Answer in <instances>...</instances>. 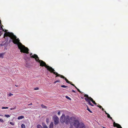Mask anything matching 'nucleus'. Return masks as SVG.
Instances as JSON below:
<instances>
[{
  "instance_id": "8",
  "label": "nucleus",
  "mask_w": 128,
  "mask_h": 128,
  "mask_svg": "<svg viewBox=\"0 0 128 128\" xmlns=\"http://www.w3.org/2000/svg\"><path fill=\"white\" fill-rule=\"evenodd\" d=\"M65 118V122L66 124H68L69 122V120L70 118L68 116H65L64 117Z\"/></svg>"
},
{
  "instance_id": "33",
  "label": "nucleus",
  "mask_w": 128,
  "mask_h": 128,
  "mask_svg": "<svg viewBox=\"0 0 128 128\" xmlns=\"http://www.w3.org/2000/svg\"><path fill=\"white\" fill-rule=\"evenodd\" d=\"M13 95L12 94H11V93H10L9 94V96H12Z\"/></svg>"
},
{
  "instance_id": "21",
  "label": "nucleus",
  "mask_w": 128,
  "mask_h": 128,
  "mask_svg": "<svg viewBox=\"0 0 128 128\" xmlns=\"http://www.w3.org/2000/svg\"><path fill=\"white\" fill-rule=\"evenodd\" d=\"M87 110L90 113H92V112L91 111L90 109L88 108V106H87Z\"/></svg>"
},
{
  "instance_id": "40",
  "label": "nucleus",
  "mask_w": 128,
  "mask_h": 128,
  "mask_svg": "<svg viewBox=\"0 0 128 128\" xmlns=\"http://www.w3.org/2000/svg\"><path fill=\"white\" fill-rule=\"evenodd\" d=\"M111 120H112V122H114V120L112 119H112H111Z\"/></svg>"
},
{
  "instance_id": "10",
  "label": "nucleus",
  "mask_w": 128,
  "mask_h": 128,
  "mask_svg": "<svg viewBox=\"0 0 128 128\" xmlns=\"http://www.w3.org/2000/svg\"><path fill=\"white\" fill-rule=\"evenodd\" d=\"M113 124L114 127H117V128H122L120 124L116 123L115 122H114Z\"/></svg>"
},
{
  "instance_id": "28",
  "label": "nucleus",
  "mask_w": 128,
  "mask_h": 128,
  "mask_svg": "<svg viewBox=\"0 0 128 128\" xmlns=\"http://www.w3.org/2000/svg\"><path fill=\"white\" fill-rule=\"evenodd\" d=\"M76 88L77 89V90L79 92H80V93H81V92L80 90L78 89V88L76 87Z\"/></svg>"
},
{
  "instance_id": "26",
  "label": "nucleus",
  "mask_w": 128,
  "mask_h": 128,
  "mask_svg": "<svg viewBox=\"0 0 128 128\" xmlns=\"http://www.w3.org/2000/svg\"><path fill=\"white\" fill-rule=\"evenodd\" d=\"M60 80H57L54 82V84H55L57 82H60Z\"/></svg>"
},
{
  "instance_id": "37",
  "label": "nucleus",
  "mask_w": 128,
  "mask_h": 128,
  "mask_svg": "<svg viewBox=\"0 0 128 128\" xmlns=\"http://www.w3.org/2000/svg\"><path fill=\"white\" fill-rule=\"evenodd\" d=\"M72 91L74 93H75L76 92L74 90H72Z\"/></svg>"
},
{
  "instance_id": "5",
  "label": "nucleus",
  "mask_w": 128,
  "mask_h": 128,
  "mask_svg": "<svg viewBox=\"0 0 128 128\" xmlns=\"http://www.w3.org/2000/svg\"><path fill=\"white\" fill-rule=\"evenodd\" d=\"M73 124L76 128H78L80 126V123L78 120H76L73 123Z\"/></svg>"
},
{
  "instance_id": "4",
  "label": "nucleus",
  "mask_w": 128,
  "mask_h": 128,
  "mask_svg": "<svg viewBox=\"0 0 128 128\" xmlns=\"http://www.w3.org/2000/svg\"><path fill=\"white\" fill-rule=\"evenodd\" d=\"M53 74H55L56 75V76L55 77L56 78L58 76L60 77L61 78H64L65 79V80L66 81V82L70 84V82L64 76H62V75H60V74H58V73L56 72H53Z\"/></svg>"
},
{
  "instance_id": "43",
  "label": "nucleus",
  "mask_w": 128,
  "mask_h": 128,
  "mask_svg": "<svg viewBox=\"0 0 128 128\" xmlns=\"http://www.w3.org/2000/svg\"><path fill=\"white\" fill-rule=\"evenodd\" d=\"M10 109V110H13V108H11Z\"/></svg>"
},
{
  "instance_id": "39",
  "label": "nucleus",
  "mask_w": 128,
  "mask_h": 128,
  "mask_svg": "<svg viewBox=\"0 0 128 128\" xmlns=\"http://www.w3.org/2000/svg\"><path fill=\"white\" fill-rule=\"evenodd\" d=\"M70 128H73V127L72 126H71L70 127Z\"/></svg>"
},
{
  "instance_id": "35",
  "label": "nucleus",
  "mask_w": 128,
  "mask_h": 128,
  "mask_svg": "<svg viewBox=\"0 0 128 128\" xmlns=\"http://www.w3.org/2000/svg\"><path fill=\"white\" fill-rule=\"evenodd\" d=\"M104 111L105 112V113H106V114H108V113H107L106 112L105 110H104Z\"/></svg>"
},
{
  "instance_id": "20",
  "label": "nucleus",
  "mask_w": 128,
  "mask_h": 128,
  "mask_svg": "<svg viewBox=\"0 0 128 128\" xmlns=\"http://www.w3.org/2000/svg\"><path fill=\"white\" fill-rule=\"evenodd\" d=\"M107 117L108 118H110L111 119H112V118L111 117L110 115V114H107Z\"/></svg>"
},
{
  "instance_id": "2",
  "label": "nucleus",
  "mask_w": 128,
  "mask_h": 128,
  "mask_svg": "<svg viewBox=\"0 0 128 128\" xmlns=\"http://www.w3.org/2000/svg\"><path fill=\"white\" fill-rule=\"evenodd\" d=\"M30 56L31 58H34L36 62H39L40 64V66H44L47 68V70L51 73H53L54 72H55V70L52 67L46 65V63L44 62L42 60H40L39 58L36 54H34V55H32V53H31L30 54Z\"/></svg>"
},
{
  "instance_id": "23",
  "label": "nucleus",
  "mask_w": 128,
  "mask_h": 128,
  "mask_svg": "<svg viewBox=\"0 0 128 128\" xmlns=\"http://www.w3.org/2000/svg\"><path fill=\"white\" fill-rule=\"evenodd\" d=\"M3 55V54H0V58L2 57V58H4Z\"/></svg>"
},
{
  "instance_id": "14",
  "label": "nucleus",
  "mask_w": 128,
  "mask_h": 128,
  "mask_svg": "<svg viewBox=\"0 0 128 128\" xmlns=\"http://www.w3.org/2000/svg\"><path fill=\"white\" fill-rule=\"evenodd\" d=\"M24 117L23 116H18V120H20V119H22Z\"/></svg>"
},
{
  "instance_id": "41",
  "label": "nucleus",
  "mask_w": 128,
  "mask_h": 128,
  "mask_svg": "<svg viewBox=\"0 0 128 128\" xmlns=\"http://www.w3.org/2000/svg\"><path fill=\"white\" fill-rule=\"evenodd\" d=\"M1 24V21L0 20V24Z\"/></svg>"
},
{
  "instance_id": "1",
  "label": "nucleus",
  "mask_w": 128,
  "mask_h": 128,
  "mask_svg": "<svg viewBox=\"0 0 128 128\" xmlns=\"http://www.w3.org/2000/svg\"><path fill=\"white\" fill-rule=\"evenodd\" d=\"M7 30H5L4 32H5L4 35V37L9 36L11 39L12 40L14 44H17L19 49L20 50V51L22 52L26 53L27 54L29 53V49L24 46L20 42V40L18 38H16V36L14 35L12 33L7 32Z\"/></svg>"
},
{
  "instance_id": "27",
  "label": "nucleus",
  "mask_w": 128,
  "mask_h": 128,
  "mask_svg": "<svg viewBox=\"0 0 128 128\" xmlns=\"http://www.w3.org/2000/svg\"><path fill=\"white\" fill-rule=\"evenodd\" d=\"M9 123L10 124L13 126L14 125V123L12 122H10Z\"/></svg>"
},
{
  "instance_id": "30",
  "label": "nucleus",
  "mask_w": 128,
  "mask_h": 128,
  "mask_svg": "<svg viewBox=\"0 0 128 128\" xmlns=\"http://www.w3.org/2000/svg\"><path fill=\"white\" fill-rule=\"evenodd\" d=\"M8 107H3L2 108V109H8Z\"/></svg>"
},
{
  "instance_id": "6",
  "label": "nucleus",
  "mask_w": 128,
  "mask_h": 128,
  "mask_svg": "<svg viewBox=\"0 0 128 128\" xmlns=\"http://www.w3.org/2000/svg\"><path fill=\"white\" fill-rule=\"evenodd\" d=\"M53 119L55 124L56 125L59 123V119L56 116H54L53 118Z\"/></svg>"
},
{
  "instance_id": "31",
  "label": "nucleus",
  "mask_w": 128,
  "mask_h": 128,
  "mask_svg": "<svg viewBox=\"0 0 128 128\" xmlns=\"http://www.w3.org/2000/svg\"><path fill=\"white\" fill-rule=\"evenodd\" d=\"M4 122V120H3L0 118V122Z\"/></svg>"
},
{
  "instance_id": "38",
  "label": "nucleus",
  "mask_w": 128,
  "mask_h": 128,
  "mask_svg": "<svg viewBox=\"0 0 128 128\" xmlns=\"http://www.w3.org/2000/svg\"><path fill=\"white\" fill-rule=\"evenodd\" d=\"M32 105V103H31L30 104H28V106L30 105Z\"/></svg>"
},
{
  "instance_id": "15",
  "label": "nucleus",
  "mask_w": 128,
  "mask_h": 128,
  "mask_svg": "<svg viewBox=\"0 0 128 128\" xmlns=\"http://www.w3.org/2000/svg\"><path fill=\"white\" fill-rule=\"evenodd\" d=\"M97 106L99 107L100 108L102 109V111H104V109L102 108V107L101 106L99 105Z\"/></svg>"
},
{
  "instance_id": "45",
  "label": "nucleus",
  "mask_w": 128,
  "mask_h": 128,
  "mask_svg": "<svg viewBox=\"0 0 128 128\" xmlns=\"http://www.w3.org/2000/svg\"><path fill=\"white\" fill-rule=\"evenodd\" d=\"M15 86H17V85H15Z\"/></svg>"
},
{
  "instance_id": "29",
  "label": "nucleus",
  "mask_w": 128,
  "mask_h": 128,
  "mask_svg": "<svg viewBox=\"0 0 128 128\" xmlns=\"http://www.w3.org/2000/svg\"><path fill=\"white\" fill-rule=\"evenodd\" d=\"M66 97L69 100H71V98L70 97H69L68 96H66Z\"/></svg>"
},
{
  "instance_id": "16",
  "label": "nucleus",
  "mask_w": 128,
  "mask_h": 128,
  "mask_svg": "<svg viewBox=\"0 0 128 128\" xmlns=\"http://www.w3.org/2000/svg\"><path fill=\"white\" fill-rule=\"evenodd\" d=\"M41 106L42 108H47V107H46V106H45L43 104H41Z\"/></svg>"
},
{
  "instance_id": "44",
  "label": "nucleus",
  "mask_w": 128,
  "mask_h": 128,
  "mask_svg": "<svg viewBox=\"0 0 128 128\" xmlns=\"http://www.w3.org/2000/svg\"><path fill=\"white\" fill-rule=\"evenodd\" d=\"M103 128H105V127H103Z\"/></svg>"
},
{
  "instance_id": "11",
  "label": "nucleus",
  "mask_w": 128,
  "mask_h": 128,
  "mask_svg": "<svg viewBox=\"0 0 128 128\" xmlns=\"http://www.w3.org/2000/svg\"><path fill=\"white\" fill-rule=\"evenodd\" d=\"M80 128H85V126L84 123L81 122L80 123L79 126Z\"/></svg>"
},
{
  "instance_id": "24",
  "label": "nucleus",
  "mask_w": 128,
  "mask_h": 128,
  "mask_svg": "<svg viewBox=\"0 0 128 128\" xmlns=\"http://www.w3.org/2000/svg\"><path fill=\"white\" fill-rule=\"evenodd\" d=\"M4 116L5 117H7V118H9L10 117V116L9 115H6L5 114L4 115Z\"/></svg>"
},
{
  "instance_id": "7",
  "label": "nucleus",
  "mask_w": 128,
  "mask_h": 128,
  "mask_svg": "<svg viewBox=\"0 0 128 128\" xmlns=\"http://www.w3.org/2000/svg\"><path fill=\"white\" fill-rule=\"evenodd\" d=\"M75 120V118L74 117H72L70 118L69 122L71 125L72 124Z\"/></svg>"
},
{
  "instance_id": "12",
  "label": "nucleus",
  "mask_w": 128,
  "mask_h": 128,
  "mask_svg": "<svg viewBox=\"0 0 128 128\" xmlns=\"http://www.w3.org/2000/svg\"><path fill=\"white\" fill-rule=\"evenodd\" d=\"M53 123L52 122L50 125L49 128H53Z\"/></svg>"
},
{
  "instance_id": "25",
  "label": "nucleus",
  "mask_w": 128,
  "mask_h": 128,
  "mask_svg": "<svg viewBox=\"0 0 128 128\" xmlns=\"http://www.w3.org/2000/svg\"><path fill=\"white\" fill-rule=\"evenodd\" d=\"M61 86L62 88H66L68 86L65 85H62Z\"/></svg>"
},
{
  "instance_id": "42",
  "label": "nucleus",
  "mask_w": 128,
  "mask_h": 128,
  "mask_svg": "<svg viewBox=\"0 0 128 128\" xmlns=\"http://www.w3.org/2000/svg\"><path fill=\"white\" fill-rule=\"evenodd\" d=\"M0 116H3L0 114Z\"/></svg>"
},
{
  "instance_id": "18",
  "label": "nucleus",
  "mask_w": 128,
  "mask_h": 128,
  "mask_svg": "<svg viewBox=\"0 0 128 128\" xmlns=\"http://www.w3.org/2000/svg\"><path fill=\"white\" fill-rule=\"evenodd\" d=\"M0 30H2L3 31H4V30L2 27V26H0ZM0 34H1V32L0 31Z\"/></svg>"
},
{
  "instance_id": "9",
  "label": "nucleus",
  "mask_w": 128,
  "mask_h": 128,
  "mask_svg": "<svg viewBox=\"0 0 128 128\" xmlns=\"http://www.w3.org/2000/svg\"><path fill=\"white\" fill-rule=\"evenodd\" d=\"M64 117L65 115L64 114H62L60 118V121L61 123H63L65 122Z\"/></svg>"
},
{
  "instance_id": "36",
  "label": "nucleus",
  "mask_w": 128,
  "mask_h": 128,
  "mask_svg": "<svg viewBox=\"0 0 128 128\" xmlns=\"http://www.w3.org/2000/svg\"><path fill=\"white\" fill-rule=\"evenodd\" d=\"M60 114V112H58V114L59 115Z\"/></svg>"
},
{
  "instance_id": "22",
  "label": "nucleus",
  "mask_w": 128,
  "mask_h": 128,
  "mask_svg": "<svg viewBox=\"0 0 128 128\" xmlns=\"http://www.w3.org/2000/svg\"><path fill=\"white\" fill-rule=\"evenodd\" d=\"M46 122L47 124H48L49 122V119L48 118H46Z\"/></svg>"
},
{
  "instance_id": "17",
  "label": "nucleus",
  "mask_w": 128,
  "mask_h": 128,
  "mask_svg": "<svg viewBox=\"0 0 128 128\" xmlns=\"http://www.w3.org/2000/svg\"><path fill=\"white\" fill-rule=\"evenodd\" d=\"M37 128H43L41 125L40 124L38 125L37 126Z\"/></svg>"
},
{
  "instance_id": "34",
  "label": "nucleus",
  "mask_w": 128,
  "mask_h": 128,
  "mask_svg": "<svg viewBox=\"0 0 128 128\" xmlns=\"http://www.w3.org/2000/svg\"><path fill=\"white\" fill-rule=\"evenodd\" d=\"M39 89V88H35L34 90H37Z\"/></svg>"
},
{
  "instance_id": "3",
  "label": "nucleus",
  "mask_w": 128,
  "mask_h": 128,
  "mask_svg": "<svg viewBox=\"0 0 128 128\" xmlns=\"http://www.w3.org/2000/svg\"><path fill=\"white\" fill-rule=\"evenodd\" d=\"M84 96L86 97L84 98L85 100L87 102H88V104L92 106H94V105L91 103L90 101L94 104H96L94 100L93 99L90 97H89L88 95L85 94Z\"/></svg>"
},
{
  "instance_id": "32",
  "label": "nucleus",
  "mask_w": 128,
  "mask_h": 128,
  "mask_svg": "<svg viewBox=\"0 0 128 128\" xmlns=\"http://www.w3.org/2000/svg\"><path fill=\"white\" fill-rule=\"evenodd\" d=\"M70 84L72 85V86H73L74 87H75V88H76V87L75 86V85L74 84H71V83H70Z\"/></svg>"
},
{
  "instance_id": "19",
  "label": "nucleus",
  "mask_w": 128,
  "mask_h": 128,
  "mask_svg": "<svg viewBox=\"0 0 128 128\" xmlns=\"http://www.w3.org/2000/svg\"><path fill=\"white\" fill-rule=\"evenodd\" d=\"M21 127L22 128H25L26 126L24 124H22L21 125Z\"/></svg>"
},
{
  "instance_id": "13",
  "label": "nucleus",
  "mask_w": 128,
  "mask_h": 128,
  "mask_svg": "<svg viewBox=\"0 0 128 128\" xmlns=\"http://www.w3.org/2000/svg\"><path fill=\"white\" fill-rule=\"evenodd\" d=\"M42 125L44 128H48L47 126H46L44 123H42Z\"/></svg>"
}]
</instances>
